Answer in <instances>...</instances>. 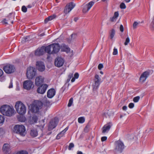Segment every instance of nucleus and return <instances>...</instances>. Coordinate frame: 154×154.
Returning a JSON list of instances; mask_svg holds the SVG:
<instances>
[{
  "mask_svg": "<svg viewBox=\"0 0 154 154\" xmlns=\"http://www.w3.org/2000/svg\"><path fill=\"white\" fill-rule=\"evenodd\" d=\"M60 48L58 43H53L46 47L45 52L49 54H57Z\"/></svg>",
  "mask_w": 154,
  "mask_h": 154,
  "instance_id": "1",
  "label": "nucleus"
},
{
  "mask_svg": "<svg viewBox=\"0 0 154 154\" xmlns=\"http://www.w3.org/2000/svg\"><path fill=\"white\" fill-rule=\"evenodd\" d=\"M0 112L4 115L11 116L13 114L14 110L10 106L7 105H4L0 108Z\"/></svg>",
  "mask_w": 154,
  "mask_h": 154,
  "instance_id": "2",
  "label": "nucleus"
},
{
  "mask_svg": "<svg viewBox=\"0 0 154 154\" xmlns=\"http://www.w3.org/2000/svg\"><path fill=\"white\" fill-rule=\"evenodd\" d=\"M15 107L16 111L19 114L23 115L26 112V107L21 101H18L16 102Z\"/></svg>",
  "mask_w": 154,
  "mask_h": 154,
  "instance_id": "3",
  "label": "nucleus"
},
{
  "mask_svg": "<svg viewBox=\"0 0 154 154\" xmlns=\"http://www.w3.org/2000/svg\"><path fill=\"white\" fill-rule=\"evenodd\" d=\"M14 131L21 136H24L26 134V129L23 125H17L14 127Z\"/></svg>",
  "mask_w": 154,
  "mask_h": 154,
  "instance_id": "4",
  "label": "nucleus"
},
{
  "mask_svg": "<svg viewBox=\"0 0 154 154\" xmlns=\"http://www.w3.org/2000/svg\"><path fill=\"white\" fill-rule=\"evenodd\" d=\"M42 105L41 101H37L31 105L30 110L32 112L38 113L42 108Z\"/></svg>",
  "mask_w": 154,
  "mask_h": 154,
  "instance_id": "5",
  "label": "nucleus"
},
{
  "mask_svg": "<svg viewBox=\"0 0 154 154\" xmlns=\"http://www.w3.org/2000/svg\"><path fill=\"white\" fill-rule=\"evenodd\" d=\"M36 69L35 68L30 66L27 69L26 75L29 79H32L36 74Z\"/></svg>",
  "mask_w": 154,
  "mask_h": 154,
  "instance_id": "6",
  "label": "nucleus"
},
{
  "mask_svg": "<svg viewBox=\"0 0 154 154\" xmlns=\"http://www.w3.org/2000/svg\"><path fill=\"white\" fill-rule=\"evenodd\" d=\"M116 152H122L124 149V145L123 143L120 140H119L115 142Z\"/></svg>",
  "mask_w": 154,
  "mask_h": 154,
  "instance_id": "7",
  "label": "nucleus"
},
{
  "mask_svg": "<svg viewBox=\"0 0 154 154\" xmlns=\"http://www.w3.org/2000/svg\"><path fill=\"white\" fill-rule=\"evenodd\" d=\"M3 69L6 73L10 74L14 72L15 68L14 66L8 64L4 66Z\"/></svg>",
  "mask_w": 154,
  "mask_h": 154,
  "instance_id": "8",
  "label": "nucleus"
},
{
  "mask_svg": "<svg viewBox=\"0 0 154 154\" xmlns=\"http://www.w3.org/2000/svg\"><path fill=\"white\" fill-rule=\"evenodd\" d=\"M23 86L25 89L30 90L33 87V82L29 80L25 81L23 82Z\"/></svg>",
  "mask_w": 154,
  "mask_h": 154,
  "instance_id": "9",
  "label": "nucleus"
},
{
  "mask_svg": "<svg viewBox=\"0 0 154 154\" xmlns=\"http://www.w3.org/2000/svg\"><path fill=\"white\" fill-rule=\"evenodd\" d=\"M58 122V119L57 118H55L52 119L49 125V129L51 130L54 128L56 126Z\"/></svg>",
  "mask_w": 154,
  "mask_h": 154,
  "instance_id": "10",
  "label": "nucleus"
},
{
  "mask_svg": "<svg viewBox=\"0 0 154 154\" xmlns=\"http://www.w3.org/2000/svg\"><path fill=\"white\" fill-rule=\"evenodd\" d=\"M48 87V85L46 84H42L38 88L37 92L38 93L43 94L45 92Z\"/></svg>",
  "mask_w": 154,
  "mask_h": 154,
  "instance_id": "11",
  "label": "nucleus"
},
{
  "mask_svg": "<svg viewBox=\"0 0 154 154\" xmlns=\"http://www.w3.org/2000/svg\"><path fill=\"white\" fill-rule=\"evenodd\" d=\"M64 62V60L61 57H57L54 61L55 65L57 67H60L63 66Z\"/></svg>",
  "mask_w": 154,
  "mask_h": 154,
  "instance_id": "12",
  "label": "nucleus"
},
{
  "mask_svg": "<svg viewBox=\"0 0 154 154\" xmlns=\"http://www.w3.org/2000/svg\"><path fill=\"white\" fill-rule=\"evenodd\" d=\"M44 78L41 75L36 77L35 80V83L36 86H40L44 82Z\"/></svg>",
  "mask_w": 154,
  "mask_h": 154,
  "instance_id": "13",
  "label": "nucleus"
},
{
  "mask_svg": "<svg viewBox=\"0 0 154 154\" xmlns=\"http://www.w3.org/2000/svg\"><path fill=\"white\" fill-rule=\"evenodd\" d=\"M46 47L42 46L40 48H38L35 52V54L36 56H40L43 55L45 52Z\"/></svg>",
  "mask_w": 154,
  "mask_h": 154,
  "instance_id": "14",
  "label": "nucleus"
},
{
  "mask_svg": "<svg viewBox=\"0 0 154 154\" xmlns=\"http://www.w3.org/2000/svg\"><path fill=\"white\" fill-rule=\"evenodd\" d=\"M36 66L40 72L44 71L45 67L43 63L41 61H37L36 63Z\"/></svg>",
  "mask_w": 154,
  "mask_h": 154,
  "instance_id": "15",
  "label": "nucleus"
},
{
  "mask_svg": "<svg viewBox=\"0 0 154 154\" xmlns=\"http://www.w3.org/2000/svg\"><path fill=\"white\" fill-rule=\"evenodd\" d=\"M75 5L73 3L70 2L69 5H67L66 8L64 10V12L65 14H67L70 12L71 11Z\"/></svg>",
  "mask_w": 154,
  "mask_h": 154,
  "instance_id": "16",
  "label": "nucleus"
},
{
  "mask_svg": "<svg viewBox=\"0 0 154 154\" xmlns=\"http://www.w3.org/2000/svg\"><path fill=\"white\" fill-rule=\"evenodd\" d=\"M2 150L5 154L9 153L11 150L10 145L8 143L4 144L2 147Z\"/></svg>",
  "mask_w": 154,
  "mask_h": 154,
  "instance_id": "17",
  "label": "nucleus"
},
{
  "mask_svg": "<svg viewBox=\"0 0 154 154\" xmlns=\"http://www.w3.org/2000/svg\"><path fill=\"white\" fill-rule=\"evenodd\" d=\"M94 2H91L85 5L83 8L82 11L84 13L87 12L94 4Z\"/></svg>",
  "mask_w": 154,
  "mask_h": 154,
  "instance_id": "18",
  "label": "nucleus"
},
{
  "mask_svg": "<svg viewBox=\"0 0 154 154\" xmlns=\"http://www.w3.org/2000/svg\"><path fill=\"white\" fill-rule=\"evenodd\" d=\"M149 75V72L145 71L143 72L141 75L140 78V82H144L146 79Z\"/></svg>",
  "mask_w": 154,
  "mask_h": 154,
  "instance_id": "19",
  "label": "nucleus"
},
{
  "mask_svg": "<svg viewBox=\"0 0 154 154\" xmlns=\"http://www.w3.org/2000/svg\"><path fill=\"white\" fill-rule=\"evenodd\" d=\"M111 125V123L110 122H109L108 124L105 125L102 128V133H105L107 132L110 129Z\"/></svg>",
  "mask_w": 154,
  "mask_h": 154,
  "instance_id": "20",
  "label": "nucleus"
},
{
  "mask_svg": "<svg viewBox=\"0 0 154 154\" xmlns=\"http://www.w3.org/2000/svg\"><path fill=\"white\" fill-rule=\"evenodd\" d=\"M56 91L54 88H51L49 90L47 93V96L48 97L51 98L55 95Z\"/></svg>",
  "mask_w": 154,
  "mask_h": 154,
  "instance_id": "21",
  "label": "nucleus"
},
{
  "mask_svg": "<svg viewBox=\"0 0 154 154\" xmlns=\"http://www.w3.org/2000/svg\"><path fill=\"white\" fill-rule=\"evenodd\" d=\"M68 129V127H66L64 130L62 131L59 134H58L56 136V138L57 139H60L61 137L64 136L65 133Z\"/></svg>",
  "mask_w": 154,
  "mask_h": 154,
  "instance_id": "22",
  "label": "nucleus"
},
{
  "mask_svg": "<svg viewBox=\"0 0 154 154\" xmlns=\"http://www.w3.org/2000/svg\"><path fill=\"white\" fill-rule=\"evenodd\" d=\"M61 50L62 51L68 53L70 51V48L68 46L62 44L61 46Z\"/></svg>",
  "mask_w": 154,
  "mask_h": 154,
  "instance_id": "23",
  "label": "nucleus"
},
{
  "mask_svg": "<svg viewBox=\"0 0 154 154\" xmlns=\"http://www.w3.org/2000/svg\"><path fill=\"white\" fill-rule=\"evenodd\" d=\"M30 134L31 136L32 137H36L38 134V132L36 129H32L30 132Z\"/></svg>",
  "mask_w": 154,
  "mask_h": 154,
  "instance_id": "24",
  "label": "nucleus"
},
{
  "mask_svg": "<svg viewBox=\"0 0 154 154\" xmlns=\"http://www.w3.org/2000/svg\"><path fill=\"white\" fill-rule=\"evenodd\" d=\"M56 17V16L55 14H54L48 17L45 19L44 21L45 23H47L48 21L53 20V19L55 18Z\"/></svg>",
  "mask_w": 154,
  "mask_h": 154,
  "instance_id": "25",
  "label": "nucleus"
},
{
  "mask_svg": "<svg viewBox=\"0 0 154 154\" xmlns=\"http://www.w3.org/2000/svg\"><path fill=\"white\" fill-rule=\"evenodd\" d=\"M116 33L115 30L112 29H111L109 33V38L110 39L112 40L113 37H114Z\"/></svg>",
  "mask_w": 154,
  "mask_h": 154,
  "instance_id": "26",
  "label": "nucleus"
},
{
  "mask_svg": "<svg viewBox=\"0 0 154 154\" xmlns=\"http://www.w3.org/2000/svg\"><path fill=\"white\" fill-rule=\"evenodd\" d=\"M100 84V82L94 81V83L93 85V89H96L98 87Z\"/></svg>",
  "mask_w": 154,
  "mask_h": 154,
  "instance_id": "27",
  "label": "nucleus"
},
{
  "mask_svg": "<svg viewBox=\"0 0 154 154\" xmlns=\"http://www.w3.org/2000/svg\"><path fill=\"white\" fill-rule=\"evenodd\" d=\"M39 125H39V127L43 128L45 125V119H42L40 121H39Z\"/></svg>",
  "mask_w": 154,
  "mask_h": 154,
  "instance_id": "28",
  "label": "nucleus"
},
{
  "mask_svg": "<svg viewBox=\"0 0 154 154\" xmlns=\"http://www.w3.org/2000/svg\"><path fill=\"white\" fill-rule=\"evenodd\" d=\"M85 118L83 117H81L78 119V122L80 123H83L85 122Z\"/></svg>",
  "mask_w": 154,
  "mask_h": 154,
  "instance_id": "29",
  "label": "nucleus"
},
{
  "mask_svg": "<svg viewBox=\"0 0 154 154\" xmlns=\"http://www.w3.org/2000/svg\"><path fill=\"white\" fill-rule=\"evenodd\" d=\"M32 120L35 123H36L38 120V118L36 116H34L32 118Z\"/></svg>",
  "mask_w": 154,
  "mask_h": 154,
  "instance_id": "30",
  "label": "nucleus"
},
{
  "mask_svg": "<svg viewBox=\"0 0 154 154\" xmlns=\"http://www.w3.org/2000/svg\"><path fill=\"white\" fill-rule=\"evenodd\" d=\"M5 120L4 116L0 115V124L3 123Z\"/></svg>",
  "mask_w": 154,
  "mask_h": 154,
  "instance_id": "31",
  "label": "nucleus"
},
{
  "mask_svg": "<svg viewBox=\"0 0 154 154\" xmlns=\"http://www.w3.org/2000/svg\"><path fill=\"white\" fill-rule=\"evenodd\" d=\"M73 98H71L69 100V103L68 104V107H70L71 106L72 103H73Z\"/></svg>",
  "mask_w": 154,
  "mask_h": 154,
  "instance_id": "32",
  "label": "nucleus"
},
{
  "mask_svg": "<svg viewBox=\"0 0 154 154\" xmlns=\"http://www.w3.org/2000/svg\"><path fill=\"white\" fill-rule=\"evenodd\" d=\"M21 10L23 12L26 13L27 11V8L25 6L23 5L22 7Z\"/></svg>",
  "mask_w": 154,
  "mask_h": 154,
  "instance_id": "33",
  "label": "nucleus"
},
{
  "mask_svg": "<svg viewBox=\"0 0 154 154\" xmlns=\"http://www.w3.org/2000/svg\"><path fill=\"white\" fill-rule=\"evenodd\" d=\"M140 98V97L139 96H137L135 97L134 98L133 100V101L135 102L136 103L138 101Z\"/></svg>",
  "mask_w": 154,
  "mask_h": 154,
  "instance_id": "34",
  "label": "nucleus"
},
{
  "mask_svg": "<svg viewBox=\"0 0 154 154\" xmlns=\"http://www.w3.org/2000/svg\"><path fill=\"white\" fill-rule=\"evenodd\" d=\"M16 154H28L27 152L24 151H21L17 152Z\"/></svg>",
  "mask_w": 154,
  "mask_h": 154,
  "instance_id": "35",
  "label": "nucleus"
},
{
  "mask_svg": "<svg viewBox=\"0 0 154 154\" xmlns=\"http://www.w3.org/2000/svg\"><path fill=\"white\" fill-rule=\"evenodd\" d=\"M74 145L73 143H70L69 146L68 147V149L69 150H71L72 149V148H73L74 147Z\"/></svg>",
  "mask_w": 154,
  "mask_h": 154,
  "instance_id": "36",
  "label": "nucleus"
},
{
  "mask_svg": "<svg viewBox=\"0 0 154 154\" xmlns=\"http://www.w3.org/2000/svg\"><path fill=\"white\" fill-rule=\"evenodd\" d=\"M95 81L100 82V79L98 75H95Z\"/></svg>",
  "mask_w": 154,
  "mask_h": 154,
  "instance_id": "37",
  "label": "nucleus"
},
{
  "mask_svg": "<svg viewBox=\"0 0 154 154\" xmlns=\"http://www.w3.org/2000/svg\"><path fill=\"white\" fill-rule=\"evenodd\" d=\"M120 7L121 9H125L126 8V6L124 3L122 2L120 5Z\"/></svg>",
  "mask_w": 154,
  "mask_h": 154,
  "instance_id": "38",
  "label": "nucleus"
},
{
  "mask_svg": "<svg viewBox=\"0 0 154 154\" xmlns=\"http://www.w3.org/2000/svg\"><path fill=\"white\" fill-rule=\"evenodd\" d=\"M129 42H130V38H129V37H128L126 39L125 42V43H124L125 45H127L128 44V43Z\"/></svg>",
  "mask_w": 154,
  "mask_h": 154,
  "instance_id": "39",
  "label": "nucleus"
},
{
  "mask_svg": "<svg viewBox=\"0 0 154 154\" xmlns=\"http://www.w3.org/2000/svg\"><path fill=\"white\" fill-rule=\"evenodd\" d=\"M118 54V50L117 48H114L113 49V51L112 53L113 55H116Z\"/></svg>",
  "mask_w": 154,
  "mask_h": 154,
  "instance_id": "40",
  "label": "nucleus"
},
{
  "mask_svg": "<svg viewBox=\"0 0 154 154\" xmlns=\"http://www.w3.org/2000/svg\"><path fill=\"white\" fill-rule=\"evenodd\" d=\"M139 23L137 22H134L133 24V27L134 29H135L137 28V25Z\"/></svg>",
  "mask_w": 154,
  "mask_h": 154,
  "instance_id": "41",
  "label": "nucleus"
},
{
  "mask_svg": "<svg viewBox=\"0 0 154 154\" xmlns=\"http://www.w3.org/2000/svg\"><path fill=\"white\" fill-rule=\"evenodd\" d=\"M134 106V104L133 103H131L128 105V107L131 109Z\"/></svg>",
  "mask_w": 154,
  "mask_h": 154,
  "instance_id": "42",
  "label": "nucleus"
},
{
  "mask_svg": "<svg viewBox=\"0 0 154 154\" xmlns=\"http://www.w3.org/2000/svg\"><path fill=\"white\" fill-rule=\"evenodd\" d=\"M73 76V73H70L69 74V75H68V78H69V79H67V81H69V80H70V79Z\"/></svg>",
  "mask_w": 154,
  "mask_h": 154,
  "instance_id": "43",
  "label": "nucleus"
},
{
  "mask_svg": "<svg viewBox=\"0 0 154 154\" xmlns=\"http://www.w3.org/2000/svg\"><path fill=\"white\" fill-rule=\"evenodd\" d=\"M103 67V65L102 64L100 63L99 64L98 66V69L100 70Z\"/></svg>",
  "mask_w": 154,
  "mask_h": 154,
  "instance_id": "44",
  "label": "nucleus"
},
{
  "mask_svg": "<svg viewBox=\"0 0 154 154\" xmlns=\"http://www.w3.org/2000/svg\"><path fill=\"white\" fill-rule=\"evenodd\" d=\"M107 139V137H103L101 138V140L102 141H106Z\"/></svg>",
  "mask_w": 154,
  "mask_h": 154,
  "instance_id": "45",
  "label": "nucleus"
},
{
  "mask_svg": "<svg viewBox=\"0 0 154 154\" xmlns=\"http://www.w3.org/2000/svg\"><path fill=\"white\" fill-rule=\"evenodd\" d=\"M119 16V13L118 12H116L114 13V15L113 16L116 18L118 17Z\"/></svg>",
  "mask_w": 154,
  "mask_h": 154,
  "instance_id": "46",
  "label": "nucleus"
},
{
  "mask_svg": "<svg viewBox=\"0 0 154 154\" xmlns=\"http://www.w3.org/2000/svg\"><path fill=\"white\" fill-rule=\"evenodd\" d=\"M79 74L77 72L75 73V74L74 75V78H75L76 79H77L79 78Z\"/></svg>",
  "mask_w": 154,
  "mask_h": 154,
  "instance_id": "47",
  "label": "nucleus"
},
{
  "mask_svg": "<svg viewBox=\"0 0 154 154\" xmlns=\"http://www.w3.org/2000/svg\"><path fill=\"white\" fill-rule=\"evenodd\" d=\"M4 23L5 24H8L9 23V20H7L6 19H4L3 20Z\"/></svg>",
  "mask_w": 154,
  "mask_h": 154,
  "instance_id": "48",
  "label": "nucleus"
},
{
  "mask_svg": "<svg viewBox=\"0 0 154 154\" xmlns=\"http://www.w3.org/2000/svg\"><path fill=\"white\" fill-rule=\"evenodd\" d=\"M120 30L121 32H123L124 31L123 26L122 25H121L120 26Z\"/></svg>",
  "mask_w": 154,
  "mask_h": 154,
  "instance_id": "49",
  "label": "nucleus"
},
{
  "mask_svg": "<svg viewBox=\"0 0 154 154\" xmlns=\"http://www.w3.org/2000/svg\"><path fill=\"white\" fill-rule=\"evenodd\" d=\"M12 87H13V83H12V80H11V82H10V85H9V88H12Z\"/></svg>",
  "mask_w": 154,
  "mask_h": 154,
  "instance_id": "50",
  "label": "nucleus"
},
{
  "mask_svg": "<svg viewBox=\"0 0 154 154\" xmlns=\"http://www.w3.org/2000/svg\"><path fill=\"white\" fill-rule=\"evenodd\" d=\"M116 19V18L113 16L112 17L110 18V20L111 21L113 22Z\"/></svg>",
  "mask_w": 154,
  "mask_h": 154,
  "instance_id": "51",
  "label": "nucleus"
},
{
  "mask_svg": "<svg viewBox=\"0 0 154 154\" xmlns=\"http://www.w3.org/2000/svg\"><path fill=\"white\" fill-rule=\"evenodd\" d=\"M3 74V70L0 69V77L2 76Z\"/></svg>",
  "mask_w": 154,
  "mask_h": 154,
  "instance_id": "52",
  "label": "nucleus"
},
{
  "mask_svg": "<svg viewBox=\"0 0 154 154\" xmlns=\"http://www.w3.org/2000/svg\"><path fill=\"white\" fill-rule=\"evenodd\" d=\"M4 133L3 129L0 128V135Z\"/></svg>",
  "mask_w": 154,
  "mask_h": 154,
  "instance_id": "53",
  "label": "nucleus"
},
{
  "mask_svg": "<svg viewBox=\"0 0 154 154\" xmlns=\"http://www.w3.org/2000/svg\"><path fill=\"white\" fill-rule=\"evenodd\" d=\"M88 127H87V126H86L84 129V131L85 132H88Z\"/></svg>",
  "mask_w": 154,
  "mask_h": 154,
  "instance_id": "54",
  "label": "nucleus"
},
{
  "mask_svg": "<svg viewBox=\"0 0 154 154\" xmlns=\"http://www.w3.org/2000/svg\"><path fill=\"white\" fill-rule=\"evenodd\" d=\"M127 107L126 106H124L122 107V109L124 110H126L127 109Z\"/></svg>",
  "mask_w": 154,
  "mask_h": 154,
  "instance_id": "55",
  "label": "nucleus"
},
{
  "mask_svg": "<svg viewBox=\"0 0 154 154\" xmlns=\"http://www.w3.org/2000/svg\"><path fill=\"white\" fill-rule=\"evenodd\" d=\"M75 78L74 77L72 78V79L71 80V82H74L75 81Z\"/></svg>",
  "mask_w": 154,
  "mask_h": 154,
  "instance_id": "56",
  "label": "nucleus"
},
{
  "mask_svg": "<svg viewBox=\"0 0 154 154\" xmlns=\"http://www.w3.org/2000/svg\"><path fill=\"white\" fill-rule=\"evenodd\" d=\"M20 118H22V119H23V120L21 121V122H23V121H25V117H20Z\"/></svg>",
  "mask_w": 154,
  "mask_h": 154,
  "instance_id": "57",
  "label": "nucleus"
},
{
  "mask_svg": "<svg viewBox=\"0 0 154 154\" xmlns=\"http://www.w3.org/2000/svg\"><path fill=\"white\" fill-rule=\"evenodd\" d=\"M27 7L28 8H30L32 7V6L31 5H29L27 6Z\"/></svg>",
  "mask_w": 154,
  "mask_h": 154,
  "instance_id": "58",
  "label": "nucleus"
},
{
  "mask_svg": "<svg viewBox=\"0 0 154 154\" xmlns=\"http://www.w3.org/2000/svg\"><path fill=\"white\" fill-rule=\"evenodd\" d=\"M78 20V19L77 17H75L74 19V20L75 22H76Z\"/></svg>",
  "mask_w": 154,
  "mask_h": 154,
  "instance_id": "59",
  "label": "nucleus"
},
{
  "mask_svg": "<svg viewBox=\"0 0 154 154\" xmlns=\"http://www.w3.org/2000/svg\"><path fill=\"white\" fill-rule=\"evenodd\" d=\"M125 2L127 3H128L130 2L131 0H125Z\"/></svg>",
  "mask_w": 154,
  "mask_h": 154,
  "instance_id": "60",
  "label": "nucleus"
},
{
  "mask_svg": "<svg viewBox=\"0 0 154 154\" xmlns=\"http://www.w3.org/2000/svg\"><path fill=\"white\" fill-rule=\"evenodd\" d=\"M45 35V34L44 33H42L40 35L41 36H43Z\"/></svg>",
  "mask_w": 154,
  "mask_h": 154,
  "instance_id": "61",
  "label": "nucleus"
},
{
  "mask_svg": "<svg viewBox=\"0 0 154 154\" xmlns=\"http://www.w3.org/2000/svg\"><path fill=\"white\" fill-rule=\"evenodd\" d=\"M100 74H103V72H102V71H100Z\"/></svg>",
  "mask_w": 154,
  "mask_h": 154,
  "instance_id": "62",
  "label": "nucleus"
},
{
  "mask_svg": "<svg viewBox=\"0 0 154 154\" xmlns=\"http://www.w3.org/2000/svg\"><path fill=\"white\" fill-rule=\"evenodd\" d=\"M56 2H57V3H58L59 2V1H58V0H55Z\"/></svg>",
  "mask_w": 154,
  "mask_h": 154,
  "instance_id": "63",
  "label": "nucleus"
},
{
  "mask_svg": "<svg viewBox=\"0 0 154 154\" xmlns=\"http://www.w3.org/2000/svg\"><path fill=\"white\" fill-rule=\"evenodd\" d=\"M11 23L12 24L13 23V21H11Z\"/></svg>",
  "mask_w": 154,
  "mask_h": 154,
  "instance_id": "64",
  "label": "nucleus"
}]
</instances>
